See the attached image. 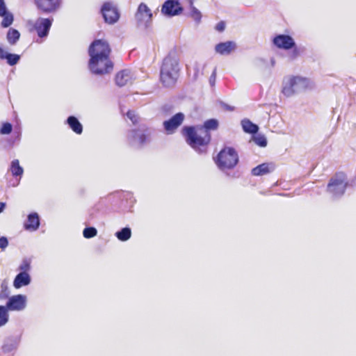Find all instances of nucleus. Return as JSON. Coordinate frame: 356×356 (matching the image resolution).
Returning <instances> with one entry per match:
<instances>
[{
	"label": "nucleus",
	"instance_id": "nucleus-17",
	"mask_svg": "<svg viewBox=\"0 0 356 356\" xmlns=\"http://www.w3.org/2000/svg\"><path fill=\"white\" fill-rule=\"evenodd\" d=\"M134 80L133 74L129 70H122L115 76V83L119 86L131 84Z\"/></svg>",
	"mask_w": 356,
	"mask_h": 356
},
{
	"label": "nucleus",
	"instance_id": "nucleus-19",
	"mask_svg": "<svg viewBox=\"0 0 356 356\" xmlns=\"http://www.w3.org/2000/svg\"><path fill=\"white\" fill-rule=\"evenodd\" d=\"M31 277L26 272H20L17 274L13 281V286L18 289L22 286L29 285L31 283Z\"/></svg>",
	"mask_w": 356,
	"mask_h": 356
},
{
	"label": "nucleus",
	"instance_id": "nucleus-18",
	"mask_svg": "<svg viewBox=\"0 0 356 356\" xmlns=\"http://www.w3.org/2000/svg\"><path fill=\"white\" fill-rule=\"evenodd\" d=\"M0 16L3 17L1 26L4 28L8 27L13 22V15L7 11V8L3 0H0Z\"/></svg>",
	"mask_w": 356,
	"mask_h": 356
},
{
	"label": "nucleus",
	"instance_id": "nucleus-11",
	"mask_svg": "<svg viewBox=\"0 0 356 356\" xmlns=\"http://www.w3.org/2000/svg\"><path fill=\"white\" fill-rule=\"evenodd\" d=\"M52 24V19L39 17L33 24V29L40 38L47 37Z\"/></svg>",
	"mask_w": 356,
	"mask_h": 356
},
{
	"label": "nucleus",
	"instance_id": "nucleus-39",
	"mask_svg": "<svg viewBox=\"0 0 356 356\" xmlns=\"http://www.w3.org/2000/svg\"><path fill=\"white\" fill-rule=\"evenodd\" d=\"M8 245V239L2 236L0 238V248L4 250Z\"/></svg>",
	"mask_w": 356,
	"mask_h": 356
},
{
	"label": "nucleus",
	"instance_id": "nucleus-33",
	"mask_svg": "<svg viewBox=\"0 0 356 356\" xmlns=\"http://www.w3.org/2000/svg\"><path fill=\"white\" fill-rule=\"evenodd\" d=\"M252 140L259 146L264 147L267 145L266 137L261 134H257L252 136Z\"/></svg>",
	"mask_w": 356,
	"mask_h": 356
},
{
	"label": "nucleus",
	"instance_id": "nucleus-22",
	"mask_svg": "<svg viewBox=\"0 0 356 356\" xmlns=\"http://www.w3.org/2000/svg\"><path fill=\"white\" fill-rule=\"evenodd\" d=\"M67 124L70 129L76 134H81L83 131V126L74 116H70L67 119Z\"/></svg>",
	"mask_w": 356,
	"mask_h": 356
},
{
	"label": "nucleus",
	"instance_id": "nucleus-7",
	"mask_svg": "<svg viewBox=\"0 0 356 356\" xmlns=\"http://www.w3.org/2000/svg\"><path fill=\"white\" fill-rule=\"evenodd\" d=\"M88 53L90 58H92V56L96 58L109 57L111 49L106 40H97L90 44Z\"/></svg>",
	"mask_w": 356,
	"mask_h": 356
},
{
	"label": "nucleus",
	"instance_id": "nucleus-13",
	"mask_svg": "<svg viewBox=\"0 0 356 356\" xmlns=\"http://www.w3.org/2000/svg\"><path fill=\"white\" fill-rule=\"evenodd\" d=\"M273 43L278 49L284 50L291 49L296 45L295 41L292 37L284 34L276 35L273 40Z\"/></svg>",
	"mask_w": 356,
	"mask_h": 356
},
{
	"label": "nucleus",
	"instance_id": "nucleus-25",
	"mask_svg": "<svg viewBox=\"0 0 356 356\" xmlns=\"http://www.w3.org/2000/svg\"><path fill=\"white\" fill-rule=\"evenodd\" d=\"M131 230L129 227H124L115 233V236L121 241H126L131 238Z\"/></svg>",
	"mask_w": 356,
	"mask_h": 356
},
{
	"label": "nucleus",
	"instance_id": "nucleus-27",
	"mask_svg": "<svg viewBox=\"0 0 356 356\" xmlns=\"http://www.w3.org/2000/svg\"><path fill=\"white\" fill-rule=\"evenodd\" d=\"M19 32L14 29H10L7 33V40L10 44H15L19 39Z\"/></svg>",
	"mask_w": 356,
	"mask_h": 356
},
{
	"label": "nucleus",
	"instance_id": "nucleus-31",
	"mask_svg": "<svg viewBox=\"0 0 356 356\" xmlns=\"http://www.w3.org/2000/svg\"><path fill=\"white\" fill-rule=\"evenodd\" d=\"M218 122L215 119H211L204 122L203 127H200V129H205L207 131L209 130H215L218 128Z\"/></svg>",
	"mask_w": 356,
	"mask_h": 356
},
{
	"label": "nucleus",
	"instance_id": "nucleus-16",
	"mask_svg": "<svg viewBox=\"0 0 356 356\" xmlns=\"http://www.w3.org/2000/svg\"><path fill=\"white\" fill-rule=\"evenodd\" d=\"M161 11L165 15L174 16L179 15L182 11V8L177 1L168 0L163 5Z\"/></svg>",
	"mask_w": 356,
	"mask_h": 356
},
{
	"label": "nucleus",
	"instance_id": "nucleus-5",
	"mask_svg": "<svg viewBox=\"0 0 356 356\" xmlns=\"http://www.w3.org/2000/svg\"><path fill=\"white\" fill-rule=\"evenodd\" d=\"M90 70L95 74H104L112 71L113 65L109 57L96 58L92 56L88 61Z\"/></svg>",
	"mask_w": 356,
	"mask_h": 356
},
{
	"label": "nucleus",
	"instance_id": "nucleus-10",
	"mask_svg": "<svg viewBox=\"0 0 356 356\" xmlns=\"http://www.w3.org/2000/svg\"><path fill=\"white\" fill-rule=\"evenodd\" d=\"M102 13L104 21L111 24L117 22L120 17V14L116 7L109 2L104 3L102 8Z\"/></svg>",
	"mask_w": 356,
	"mask_h": 356
},
{
	"label": "nucleus",
	"instance_id": "nucleus-14",
	"mask_svg": "<svg viewBox=\"0 0 356 356\" xmlns=\"http://www.w3.org/2000/svg\"><path fill=\"white\" fill-rule=\"evenodd\" d=\"M128 140L134 147H140L146 143L147 136L142 130H131L128 134Z\"/></svg>",
	"mask_w": 356,
	"mask_h": 356
},
{
	"label": "nucleus",
	"instance_id": "nucleus-6",
	"mask_svg": "<svg viewBox=\"0 0 356 356\" xmlns=\"http://www.w3.org/2000/svg\"><path fill=\"white\" fill-rule=\"evenodd\" d=\"M347 184L346 175L339 173L330 179L327 185V191L334 196H340L344 193Z\"/></svg>",
	"mask_w": 356,
	"mask_h": 356
},
{
	"label": "nucleus",
	"instance_id": "nucleus-38",
	"mask_svg": "<svg viewBox=\"0 0 356 356\" xmlns=\"http://www.w3.org/2000/svg\"><path fill=\"white\" fill-rule=\"evenodd\" d=\"M216 67L214 66L212 67V74L209 78V83L211 86H213L216 81Z\"/></svg>",
	"mask_w": 356,
	"mask_h": 356
},
{
	"label": "nucleus",
	"instance_id": "nucleus-42",
	"mask_svg": "<svg viewBox=\"0 0 356 356\" xmlns=\"http://www.w3.org/2000/svg\"><path fill=\"white\" fill-rule=\"evenodd\" d=\"M8 54L1 47H0V58L4 59L6 54Z\"/></svg>",
	"mask_w": 356,
	"mask_h": 356
},
{
	"label": "nucleus",
	"instance_id": "nucleus-20",
	"mask_svg": "<svg viewBox=\"0 0 356 356\" xmlns=\"http://www.w3.org/2000/svg\"><path fill=\"white\" fill-rule=\"evenodd\" d=\"M236 46L235 42L227 41L221 42L216 45L215 50L217 53L221 55H228L235 50Z\"/></svg>",
	"mask_w": 356,
	"mask_h": 356
},
{
	"label": "nucleus",
	"instance_id": "nucleus-9",
	"mask_svg": "<svg viewBox=\"0 0 356 356\" xmlns=\"http://www.w3.org/2000/svg\"><path fill=\"white\" fill-rule=\"evenodd\" d=\"M27 305V297L25 295L17 294L10 297L6 302V307L9 311H23Z\"/></svg>",
	"mask_w": 356,
	"mask_h": 356
},
{
	"label": "nucleus",
	"instance_id": "nucleus-1",
	"mask_svg": "<svg viewBox=\"0 0 356 356\" xmlns=\"http://www.w3.org/2000/svg\"><path fill=\"white\" fill-rule=\"evenodd\" d=\"M314 88V83L311 79L301 76L289 75L284 77L281 92L284 96L291 97Z\"/></svg>",
	"mask_w": 356,
	"mask_h": 356
},
{
	"label": "nucleus",
	"instance_id": "nucleus-41",
	"mask_svg": "<svg viewBox=\"0 0 356 356\" xmlns=\"http://www.w3.org/2000/svg\"><path fill=\"white\" fill-rule=\"evenodd\" d=\"M225 28V24L223 22H220L218 23L216 26V30L218 31H224Z\"/></svg>",
	"mask_w": 356,
	"mask_h": 356
},
{
	"label": "nucleus",
	"instance_id": "nucleus-2",
	"mask_svg": "<svg viewBox=\"0 0 356 356\" xmlns=\"http://www.w3.org/2000/svg\"><path fill=\"white\" fill-rule=\"evenodd\" d=\"M179 72V60L175 54H168L163 60L160 70V79L165 87L174 86Z\"/></svg>",
	"mask_w": 356,
	"mask_h": 356
},
{
	"label": "nucleus",
	"instance_id": "nucleus-12",
	"mask_svg": "<svg viewBox=\"0 0 356 356\" xmlns=\"http://www.w3.org/2000/svg\"><path fill=\"white\" fill-rule=\"evenodd\" d=\"M184 120V115L182 113H178L172 116L168 120L163 122V127L168 134H173L176 129L182 124Z\"/></svg>",
	"mask_w": 356,
	"mask_h": 356
},
{
	"label": "nucleus",
	"instance_id": "nucleus-15",
	"mask_svg": "<svg viewBox=\"0 0 356 356\" xmlns=\"http://www.w3.org/2000/svg\"><path fill=\"white\" fill-rule=\"evenodd\" d=\"M35 1L38 8L46 13H54L60 6L59 0H35Z\"/></svg>",
	"mask_w": 356,
	"mask_h": 356
},
{
	"label": "nucleus",
	"instance_id": "nucleus-43",
	"mask_svg": "<svg viewBox=\"0 0 356 356\" xmlns=\"http://www.w3.org/2000/svg\"><path fill=\"white\" fill-rule=\"evenodd\" d=\"M6 204L5 202H0V213L3 212L4 209H6Z\"/></svg>",
	"mask_w": 356,
	"mask_h": 356
},
{
	"label": "nucleus",
	"instance_id": "nucleus-35",
	"mask_svg": "<svg viewBox=\"0 0 356 356\" xmlns=\"http://www.w3.org/2000/svg\"><path fill=\"white\" fill-rule=\"evenodd\" d=\"M13 129V126L9 122L3 123L2 127L0 130V134H9L11 133Z\"/></svg>",
	"mask_w": 356,
	"mask_h": 356
},
{
	"label": "nucleus",
	"instance_id": "nucleus-4",
	"mask_svg": "<svg viewBox=\"0 0 356 356\" xmlns=\"http://www.w3.org/2000/svg\"><path fill=\"white\" fill-rule=\"evenodd\" d=\"M238 162V156L234 149L225 147L218 154L216 159L217 166L222 170L232 169Z\"/></svg>",
	"mask_w": 356,
	"mask_h": 356
},
{
	"label": "nucleus",
	"instance_id": "nucleus-36",
	"mask_svg": "<svg viewBox=\"0 0 356 356\" xmlns=\"http://www.w3.org/2000/svg\"><path fill=\"white\" fill-rule=\"evenodd\" d=\"M31 266L30 262L24 259L22 261V264L19 266V270H21V272H26L30 270Z\"/></svg>",
	"mask_w": 356,
	"mask_h": 356
},
{
	"label": "nucleus",
	"instance_id": "nucleus-21",
	"mask_svg": "<svg viewBox=\"0 0 356 356\" xmlns=\"http://www.w3.org/2000/svg\"><path fill=\"white\" fill-rule=\"evenodd\" d=\"M40 225L39 216L38 213H33L28 216L27 221L24 224L26 230L33 232L38 229Z\"/></svg>",
	"mask_w": 356,
	"mask_h": 356
},
{
	"label": "nucleus",
	"instance_id": "nucleus-29",
	"mask_svg": "<svg viewBox=\"0 0 356 356\" xmlns=\"http://www.w3.org/2000/svg\"><path fill=\"white\" fill-rule=\"evenodd\" d=\"M269 172L268 165L266 163L261 164L252 170V173L254 176L263 175Z\"/></svg>",
	"mask_w": 356,
	"mask_h": 356
},
{
	"label": "nucleus",
	"instance_id": "nucleus-32",
	"mask_svg": "<svg viewBox=\"0 0 356 356\" xmlns=\"http://www.w3.org/2000/svg\"><path fill=\"white\" fill-rule=\"evenodd\" d=\"M4 59H6L8 65L13 66L16 65L19 62L20 59V56L15 54L8 53Z\"/></svg>",
	"mask_w": 356,
	"mask_h": 356
},
{
	"label": "nucleus",
	"instance_id": "nucleus-23",
	"mask_svg": "<svg viewBox=\"0 0 356 356\" xmlns=\"http://www.w3.org/2000/svg\"><path fill=\"white\" fill-rule=\"evenodd\" d=\"M19 342L15 339H8L2 346V350L4 353L15 352L18 348Z\"/></svg>",
	"mask_w": 356,
	"mask_h": 356
},
{
	"label": "nucleus",
	"instance_id": "nucleus-37",
	"mask_svg": "<svg viewBox=\"0 0 356 356\" xmlns=\"http://www.w3.org/2000/svg\"><path fill=\"white\" fill-rule=\"evenodd\" d=\"M127 116L134 124L137 123L138 117L134 111H129L127 113Z\"/></svg>",
	"mask_w": 356,
	"mask_h": 356
},
{
	"label": "nucleus",
	"instance_id": "nucleus-8",
	"mask_svg": "<svg viewBox=\"0 0 356 356\" xmlns=\"http://www.w3.org/2000/svg\"><path fill=\"white\" fill-rule=\"evenodd\" d=\"M135 18L138 26L148 28L152 22V13L149 7L144 3H141L135 14Z\"/></svg>",
	"mask_w": 356,
	"mask_h": 356
},
{
	"label": "nucleus",
	"instance_id": "nucleus-30",
	"mask_svg": "<svg viewBox=\"0 0 356 356\" xmlns=\"http://www.w3.org/2000/svg\"><path fill=\"white\" fill-rule=\"evenodd\" d=\"M190 17L196 22V24H199L201 22L202 19L201 12L195 6L190 8Z\"/></svg>",
	"mask_w": 356,
	"mask_h": 356
},
{
	"label": "nucleus",
	"instance_id": "nucleus-44",
	"mask_svg": "<svg viewBox=\"0 0 356 356\" xmlns=\"http://www.w3.org/2000/svg\"><path fill=\"white\" fill-rule=\"evenodd\" d=\"M189 4V7L192 8V6H194L193 3L195 0H187Z\"/></svg>",
	"mask_w": 356,
	"mask_h": 356
},
{
	"label": "nucleus",
	"instance_id": "nucleus-34",
	"mask_svg": "<svg viewBox=\"0 0 356 356\" xmlns=\"http://www.w3.org/2000/svg\"><path fill=\"white\" fill-rule=\"evenodd\" d=\"M97 230L93 227H86L83 231V235L86 238H90L96 236Z\"/></svg>",
	"mask_w": 356,
	"mask_h": 356
},
{
	"label": "nucleus",
	"instance_id": "nucleus-3",
	"mask_svg": "<svg viewBox=\"0 0 356 356\" xmlns=\"http://www.w3.org/2000/svg\"><path fill=\"white\" fill-rule=\"evenodd\" d=\"M183 131L187 143L196 151H200L201 147H205L210 142V134L205 129L186 127Z\"/></svg>",
	"mask_w": 356,
	"mask_h": 356
},
{
	"label": "nucleus",
	"instance_id": "nucleus-40",
	"mask_svg": "<svg viewBox=\"0 0 356 356\" xmlns=\"http://www.w3.org/2000/svg\"><path fill=\"white\" fill-rule=\"evenodd\" d=\"M221 107L223 110L227 111H232L234 110V107L230 105H228L225 103L221 104Z\"/></svg>",
	"mask_w": 356,
	"mask_h": 356
},
{
	"label": "nucleus",
	"instance_id": "nucleus-24",
	"mask_svg": "<svg viewBox=\"0 0 356 356\" xmlns=\"http://www.w3.org/2000/svg\"><path fill=\"white\" fill-rule=\"evenodd\" d=\"M241 125L243 129L246 133L256 134L259 129L257 124H253L250 120L248 119L243 120L241 121Z\"/></svg>",
	"mask_w": 356,
	"mask_h": 356
},
{
	"label": "nucleus",
	"instance_id": "nucleus-26",
	"mask_svg": "<svg viewBox=\"0 0 356 356\" xmlns=\"http://www.w3.org/2000/svg\"><path fill=\"white\" fill-rule=\"evenodd\" d=\"M10 170L13 176H22L24 170L19 165V160L15 159L11 162Z\"/></svg>",
	"mask_w": 356,
	"mask_h": 356
},
{
	"label": "nucleus",
	"instance_id": "nucleus-28",
	"mask_svg": "<svg viewBox=\"0 0 356 356\" xmlns=\"http://www.w3.org/2000/svg\"><path fill=\"white\" fill-rule=\"evenodd\" d=\"M8 311L6 306H0V327L4 326L8 322Z\"/></svg>",
	"mask_w": 356,
	"mask_h": 356
}]
</instances>
